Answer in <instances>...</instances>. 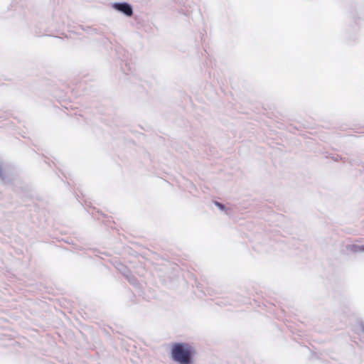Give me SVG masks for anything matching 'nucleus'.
Returning <instances> with one entry per match:
<instances>
[{"mask_svg": "<svg viewBox=\"0 0 364 364\" xmlns=\"http://www.w3.org/2000/svg\"><path fill=\"white\" fill-rule=\"evenodd\" d=\"M196 350L187 343H175L171 346L172 359L179 364H192Z\"/></svg>", "mask_w": 364, "mask_h": 364, "instance_id": "obj_1", "label": "nucleus"}, {"mask_svg": "<svg viewBox=\"0 0 364 364\" xmlns=\"http://www.w3.org/2000/svg\"><path fill=\"white\" fill-rule=\"evenodd\" d=\"M113 7L128 16H131L133 14L131 6L127 3H116L114 4Z\"/></svg>", "mask_w": 364, "mask_h": 364, "instance_id": "obj_2", "label": "nucleus"}, {"mask_svg": "<svg viewBox=\"0 0 364 364\" xmlns=\"http://www.w3.org/2000/svg\"><path fill=\"white\" fill-rule=\"evenodd\" d=\"M351 249L356 251L357 250H360V251H364V247H358V246H355V245H353L351 247Z\"/></svg>", "mask_w": 364, "mask_h": 364, "instance_id": "obj_3", "label": "nucleus"}, {"mask_svg": "<svg viewBox=\"0 0 364 364\" xmlns=\"http://www.w3.org/2000/svg\"><path fill=\"white\" fill-rule=\"evenodd\" d=\"M363 332H364V327H363Z\"/></svg>", "mask_w": 364, "mask_h": 364, "instance_id": "obj_4", "label": "nucleus"}]
</instances>
